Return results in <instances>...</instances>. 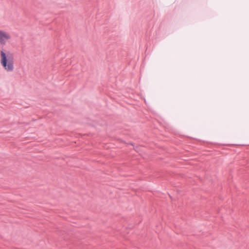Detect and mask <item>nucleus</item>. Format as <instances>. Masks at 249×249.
Instances as JSON below:
<instances>
[{"mask_svg":"<svg viewBox=\"0 0 249 249\" xmlns=\"http://www.w3.org/2000/svg\"><path fill=\"white\" fill-rule=\"evenodd\" d=\"M10 39L11 36L8 33L0 30V45L1 46L0 52V64L7 71H12L14 69V53L4 49L6 41Z\"/></svg>","mask_w":249,"mask_h":249,"instance_id":"nucleus-1","label":"nucleus"}]
</instances>
